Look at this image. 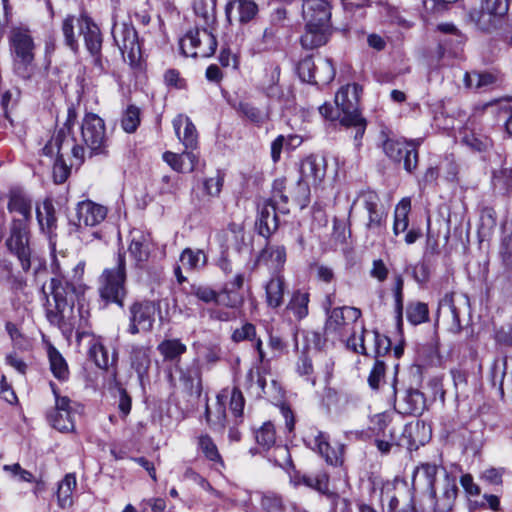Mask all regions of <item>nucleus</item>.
<instances>
[{
  "label": "nucleus",
  "instance_id": "obj_25",
  "mask_svg": "<svg viewBox=\"0 0 512 512\" xmlns=\"http://www.w3.org/2000/svg\"><path fill=\"white\" fill-rule=\"evenodd\" d=\"M77 27L83 35L86 49L90 54L101 52L102 36L99 27L88 16H81L77 21Z\"/></svg>",
  "mask_w": 512,
  "mask_h": 512
},
{
  "label": "nucleus",
  "instance_id": "obj_39",
  "mask_svg": "<svg viewBox=\"0 0 512 512\" xmlns=\"http://www.w3.org/2000/svg\"><path fill=\"white\" fill-rule=\"evenodd\" d=\"M496 81V75L490 72H467L464 76L465 85L472 89H486L494 85Z\"/></svg>",
  "mask_w": 512,
  "mask_h": 512
},
{
  "label": "nucleus",
  "instance_id": "obj_2",
  "mask_svg": "<svg viewBox=\"0 0 512 512\" xmlns=\"http://www.w3.org/2000/svg\"><path fill=\"white\" fill-rule=\"evenodd\" d=\"M10 50L14 72L23 79H29L35 72V43L26 27H13L9 34Z\"/></svg>",
  "mask_w": 512,
  "mask_h": 512
},
{
  "label": "nucleus",
  "instance_id": "obj_19",
  "mask_svg": "<svg viewBox=\"0 0 512 512\" xmlns=\"http://www.w3.org/2000/svg\"><path fill=\"white\" fill-rule=\"evenodd\" d=\"M306 441L328 464L337 466L343 463L344 446L339 443L335 447L331 446L324 433L320 431L311 433L307 436Z\"/></svg>",
  "mask_w": 512,
  "mask_h": 512
},
{
  "label": "nucleus",
  "instance_id": "obj_50",
  "mask_svg": "<svg viewBox=\"0 0 512 512\" xmlns=\"http://www.w3.org/2000/svg\"><path fill=\"white\" fill-rule=\"evenodd\" d=\"M132 367L135 369L139 379L142 381L144 376L147 375L150 358L146 350L135 349L131 357Z\"/></svg>",
  "mask_w": 512,
  "mask_h": 512
},
{
  "label": "nucleus",
  "instance_id": "obj_13",
  "mask_svg": "<svg viewBox=\"0 0 512 512\" xmlns=\"http://www.w3.org/2000/svg\"><path fill=\"white\" fill-rule=\"evenodd\" d=\"M159 310L160 305L155 301L143 300L133 303L129 308L128 332L135 335L141 331H151L155 322V314Z\"/></svg>",
  "mask_w": 512,
  "mask_h": 512
},
{
  "label": "nucleus",
  "instance_id": "obj_56",
  "mask_svg": "<svg viewBox=\"0 0 512 512\" xmlns=\"http://www.w3.org/2000/svg\"><path fill=\"white\" fill-rule=\"evenodd\" d=\"M140 123V111L135 106H129L121 120L122 128L127 133L134 132Z\"/></svg>",
  "mask_w": 512,
  "mask_h": 512
},
{
  "label": "nucleus",
  "instance_id": "obj_58",
  "mask_svg": "<svg viewBox=\"0 0 512 512\" xmlns=\"http://www.w3.org/2000/svg\"><path fill=\"white\" fill-rule=\"evenodd\" d=\"M164 161L175 171L181 173L192 172V165L186 164L182 154L173 152H165L163 154Z\"/></svg>",
  "mask_w": 512,
  "mask_h": 512
},
{
  "label": "nucleus",
  "instance_id": "obj_5",
  "mask_svg": "<svg viewBox=\"0 0 512 512\" xmlns=\"http://www.w3.org/2000/svg\"><path fill=\"white\" fill-rule=\"evenodd\" d=\"M81 140L89 157L107 153L108 137L104 120L94 113H86L81 123Z\"/></svg>",
  "mask_w": 512,
  "mask_h": 512
},
{
  "label": "nucleus",
  "instance_id": "obj_44",
  "mask_svg": "<svg viewBox=\"0 0 512 512\" xmlns=\"http://www.w3.org/2000/svg\"><path fill=\"white\" fill-rule=\"evenodd\" d=\"M78 20L79 18H76L73 15H67L62 21L61 26L66 46H68L75 53L78 52L79 49L78 40L74 31Z\"/></svg>",
  "mask_w": 512,
  "mask_h": 512
},
{
  "label": "nucleus",
  "instance_id": "obj_47",
  "mask_svg": "<svg viewBox=\"0 0 512 512\" xmlns=\"http://www.w3.org/2000/svg\"><path fill=\"white\" fill-rule=\"evenodd\" d=\"M89 358L94 361V363L102 369H106L109 366V353L108 350L104 347V345L98 340L93 339L91 341L89 351Z\"/></svg>",
  "mask_w": 512,
  "mask_h": 512
},
{
  "label": "nucleus",
  "instance_id": "obj_62",
  "mask_svg": "<svg viewBox=\"0 0 512 512\" xmlns=\"http://www.w3.org/2000/svg\"><path fill=\"white\" fill-rule=\"evenodd\" d=\"M405 270L411 273V276L418 284H425L430 278L429 266L425 262L409 265Z\"/></svg>",
  "mask_w": 512,
  "mask_h": 512
},
{
  "label": "nucleus",
  "instance_id": "obj_43",
  "mask_svg": "<svg viewBox=\"0 0 512 512\" xmlns=\"http://www.w3.org/2000/svg\"><path fill=\"white\" fill-rule=\"evenodd\" d=\"M259 234L265 238H268L271 233L276 229V214L274 207H265L260 213V217L257 221Z\"/></svg>",
  "mask_w": 512,
  "mask_h": 512
},
{
  "label": "nucleus",
  "instance_id": "obj_1",
  "mask_svg": "<svg viewBox=\"0 0 512 512\" xmlns=\"http://www.w3.org/2000/svg\"><path fill=\"white\" fill-rule=\"evenodd\" d=\"M331 5L327 0H304L302 16L305 31L301 44L305 49H315L325 45L331 34Z\"/></svg>",
  "mask_w": 512,
  "mask_h": 512
},
{
  "label": "nucleus",
  "instance_id": "obj_34",
  "mask_svg": "<svg viewBox=\"0 0 512 512\" xmlns=\"http://www.w3.org/2000/svg\"><path fill=\"white\" fill-rule=\"evenodd\" d=\"M31 209V201L24 194L20 191H11L8 202L9 212L19 213L23 217L21 220L26 224L31 217Z\"/></svg>",
  "mask_w": 512,
  "mask_h": 512
},
{
  "label": "nucleus",
  "instance_id": "obj_30",
  "mask_svg": "<svg viewBox=\"0 0 512 512\" xmlns=\"http://www.w3.org/2000/svg\"><path fill=\"white\" fill-rule=\"evenodd\" d=\"M458 488L453 480L446 474L444 479L443 491L439 497L435 494L434 510L435 512H448L452 509L457 497Z\"/></svg>",
  "mask_w": 512,
  "mask_h": 512
},
{
  "label": "nucleus",
  "instance_id": "obj_31",
  "mask_svg": "<svg viewBox=\"0 0 512 512\" xmlns=\"http://www.w3.org/2000/svg\"><path fill=\"white\" fill-rule=\"evenodd\" d=\"M440 466L436 464L424 463L418 466L413 474V485L417 482H424L429 491L431 499L435 498V481Z\"/></svg>",
  "mask_w": 512,
  "mask_h": 512
},
{
  "label": "nucleus",
  "instance_id": "obj_57",
  "mask_svg": "<svg viewBox=\"0 0 512 512\" xmlns=\"http://www.w3.org/2000/svg\"><path fill=\"white\" fill-rule=\"evenodd\" d=\"M217 303L230 308H236L243 303V297L237 291L225 287L217 295Z\"/></svg>",
  "mask_w": 512,
  "mask_h": 512
},
{
  "label": "nucleus",
  "instance_id": "obj_6",
  "mask_svg": "<svg viewBox=\"0 0 512 512\" xmlns=\"http://www.w3.org/2000/svg\"><path fill=\"white\" fill-rule=\"evenodd\" d=\"M84 273V264L78 263L72 268V276L69 279L52 277L47 289L53 296V300L58 307L73 305L74 297L83 292L82 277Z\"/></svg>",
  "mask_w": 512,
  "mask_h": 512
},
{
  "label": "nucleus",
  "instance_id": "obj_27",
  "mask_svg": "<svg viewBox=\"0 0 512 512\" xmlns=\"http://www.w3.org/2000/svg\"><path fill=\"white\" fill-rule=\"evenodd\" d=\"M173 127L176 136L187 150L197 147L198 133L189 117L182 114L177 115L173 120Z\"/></svg>",
  "mask_w": 512,
  "mask_h": 512
},
{
  "label": "nucleus",
  "instance_id": "obj_24",
  "mask_svg": "<svg viewBox=\"0 0 512 512\" xmlns=\"http://www.w3.org/2000/svg\"><path fill=\"white\" fill-rule=\"evenodd\" d=\"M152 248V240L149 234L139 230L130 233V244L128 251L130 256L141 265L148 261Z\"/></svg>",
  "mask_w": 512,
  "mask_h": 512
},
{
  "label": "nucleus",
  "instance_id": "obj_21",
  "mask_svg": "<svg viewBox=\"0 0 512 512\" xmlns=\"http://www.w3.org/2000/svg\"><path fill=\"white\" fill-rule=\"evenodd\" d=\"M66 148L71 150L75 164L81 165L84 162L86 158L85 149L82 145L77 144L74 138L66 136L64 129H61L56 137L48 142L42 150L45 155L52 156L54 154V150L56 149L57 155L62 156L61 153Z\"/></svg>",
  "mask_w": 512,
  "mask_h": 512
},
{
  "label": "nucleus",
  "instance_id": "obj_33",
  "mask_svg": "<svg viewBox=\"0 0 512 512\" xmlns=\"http://www.w3.org/2000/svg\"><path fill=\"white\" fill-rule=\"evenodd\" d=\"M180 381L190 395L200 397L202 393V382L199 368L190 367L186 370H181Z\"/></svg>",
  "mask_w": 512,
  "mask_h": 512
},
{
  "label": "nucleus",
  "instance_id": "obj_59",
  "mask_svg": "<svg viewBox=\"0 0 512 512\" xmlns=\"http://www.w3.org/2000/svg\"><path fill=\"white\" fill-rule=\"evenodd\" d=\"M315 69H317V63H315L311 57H306L301 60L297 68L299 77L304 82L313 84L315 80Z\"/></svg>",
  "mask_w": 512,
  "mask_h": 512
},
{
  "label": "nucleus",
  "instance_id": "obj_36",
  "mask_svg": "<svg viewBox=\"0 0 512 512\" xmlns=\"http://www.w3.org/2000/svg\"><path fill=\"white\" fill-rule=\"evenodd\" d=\"M76 477L74 474H67L58 485L57 500L61 508H69L73 504L72 494L76 488Z\"/></svg>",
  "mask_w": 512,
  "mask_h": 512
},
{
  "label": "nucleus",
  "instance_id": "obj_53",
  "mask_svg": "<svg viewBox=\"0 0 512 512\" xmlns=\"http://www.w3.org/2000/svg\"><path fill=\"white\" fill-rule=\"evenodd\" d=\"M198 444L199 448L208 460L219 463L223 466L222 457L218 452L216 444L209 435L200 436Z\"/></svg>",
  "mask_w": 512,
  "mask_h": 512
},
{
  "label": "nucleus",
  "instance_id": "obj_41",
  "mask_svg": "<svg viewBox=\"0 0 512 512\" xmlns=\"http://www.w3.org/2000/svg\"><path fill=\"white\" fill-rule=\"evenodd\" d=\"M186 345L179 339H168L158 345V351L166 360H176L186 352Z\"/></svg>",
  "mask_w": 512,
  "mask_h": 512
},
{
  "label": "nucleus",
  "instance_id": "obj_23",
  "mask_svg": "<svg viewBox=\"0 0 512 512\" xmlns=\"http://www.w3.org/2000/svg\"><path fill=\"white\" fill-rule=\"evenodd\" d=\"M327 163L324 157L308 156L300 165V174L311 185H319L326 175Z\"/></svg>",
  "mask_w": 512,
  "mask_h": 512
},
{
  "label": "nucleus",
  "instance_id": "obj_8",
  "mask_svg": "<svg viewBox=\"0 0 512 512\" xmlns=\"http://www.w3.org/2000/svg\"><path fill=\"white\" fill-rule=\"evenodd\" d=\"M361 317V310L355 307H338L331 310L325 324L327 335H336L344 340L353 334L356 329L362 326L357 321Z\"/></svg>",
  "mask_w": 512,
  "mask_h": 512
},
{
  "label": "nucleus",
  "instance_id": "obj_15",
  "mask_svg": "<svg viewBox=\"0 0 512 512\" xmlns=\"http://www.w3.org/2000/svg\"><path fill=\"white\" fill-rule=\"evenodd\" d=\"M418 145L419 141L388 139L384 142L383 149L389 158L395 162H403L404 169L412 172L418 164Z\"/></svg>",
  "mask_w": 512,
  "mask_h": 512
},
{
  "label": "nucleus",
  "instance_id": "obj_40",
  "mask_svg": "<svg viewBox=\"0 0 512 512\" xmlns=\"http://www.w3.org/2000/svg\"><path fill=\"white\" fill-rule=\"evenodd\" d=\"M411 210V200L403 198L396 206L393 231L395 235L406 231L408 228V214Z\"/></svg>",
  "mask_w": 512,
  "mask_h": 512
},
{
  "label": "nucleus",
  "instance_id": "obj_11",
  "mask_svg": "<svg viewBox=\"0 0 512 512\" xmlns=\"http://www.w3.org/2000/svg\"><path fill=\"white\" fill-rule=\"evenodd\" d=\"M112 36L125 61L131 66L141 59V49L135 28L127 22H116L112 28Z\"/></svg>",
  "mask_w": 512,
  "mask_h": 512
},
{
  "label": "nucleus",
  "instance_id": "obj_52",
  "mask_svg": "<svg viewBox=\"0 0 512 512\" xmlns=\"http://www.w3.org/2000/svg\"><path fill=\"white\" fill-rule=\"evenodd\" d=\"M375 445L381 453L387 454L390 452L393 445H404V441L402 436H398L396 433V427H390L386 438L376 437Z\"/></svg>",
  "mask_w": 512,
  "mask_h": 512
},
{
  "label": "nucleus",
  "instance_id": "obj_18",
  "mask_svg": "<svg viewBox=\"0 0 512 512\" xmlns=\"http://www.w3.org/2000/svg\"><path fill=\"white\" fill-rule=\"evenodd\" d=\"M254 347L258 352V360L261 364V367H259L257 371L251 369L247 377L251 382H253L254 378L256 377L255 386L257 389L256 394L258 396L266 395L276 397L277 394L280 392V388L277 382L274 379H271V385L267 387V381L265 377V374L267 373V367L265 364L266 355L262 348V341L260 339H256Z\"/></svg>",
  "mask_w": 512,
  "mask_h": 512
},
{
  "label": "nucleus",
  "instance_id": "obj_16",
  "mask_svg": "<svg viewBox=\"0 0 512 512\" xmlns=\"http://www.w3.org/2000/svg\"><path fill=\"white\" fill-rule=\"evenodd\" d=\"M362 88L358 84H348L342 87L335 96V103L343 112L341 123H355L359 120L358 104Z\"/></svg>",
  "mask_w": 512,
  "mask_h": 512
},
{
  "label": "nucleus",
  "instance_id": "obj_32",
  "mask_svg": "<svg viewBox=\"0 0 512 512\" xmlns=\"http://www.w3.org/2000/svg\"><path fill=\"white\" fill-rule=\"evenodd\" d=\"M266 302L269 307L277 308L283 303V296L285 291L284 277L277 273L271 277L265 286Z\"/></svg>",
  "mask_w": 512,
  "mask_h": 512
},
{
  "label": "nucleus",
  "instance_id": "obj_42",
  "mask_svg": "<svg viewBox=\"0 0 512 512\" xmlns=\"http://www.w3.org/2000/svg\"><path fill=\"white\" fill-rule=\"evenodd\" d=\"M406 316L412 325H419L429 320L428 305L423 302H410L406 308Z\"/></svg>",
  "mask_w": 512,
  "mask_h": 512
},
{
  "label": "nucleus",
  "instance_id": "obj_3",
  "mask_svg": "<svg viewBox=\"0 0 512 512\" xmlns=\"http://www.w3.org/2000/svg\"><path fill=\"white\" fill-rule=\"evenodd\" d=\"M125 282V255L120 253L117 257L116 266L105 269L99 278L100 297L106 302L116 303L123 307L127 294Z\"/></svg>",
  "mask_w": 512,
  "mask_h": 512
},
{
  "label": "nucleus",
  "instance_id": "obj_49",
  "mask_svg": "<svg viewBox=\"0 0 512 512\" xmlns=\"http://www.w3.org/2000/svg\"><path fill=\"white\" fill-rule=\"evenodd\" d=\"M49 362L51 371L56 378L59 380L67 379L69 374L67 363L55 348L49 350Z\"/></svg>",
  "mask_w": 512,
  "mask_h": 512
},
{
  "label": "nucleus",
  "instance_id": "obj_20",
  "mask_svg": "<svg viewBox=\"0 0 512 512\" xmlns=\"http://www.w3.org/2000/svg\"><path fill=\"white\" fill-rule=\"evenodd\" d=\"M107 208L91 200H84L76 206V225L79 229L96 227L101 224L107 216Z\"/></svg>",
  "mask_w": 512,
  "mask_h": 512
},
{
  "label": "nucleus",
  "instance_id": "obj_55",
  "mask_svg": "<svg viewBox=\"0 0 512 512\" xmlns=\"http://www.w3.org/2000/svg\"><path fill=\"white\" fill-rule=\"evenodd\" d=\"M238 112L252 123L258 125L263 123L267 118L266 113L247 102L239 103Z\"/></svg>",
  "mask_w": 512,
  "mask_h": 512
},
{
  "label": "nucleus",
  "instance_id": "obj_37",
  "mask_svg": "<svg viewBox=\"0 0 512 512\" xmlns=\"http://www.w3.org/2000/svg\"><path fill=\"white\" fill-rule=\"evenodd\" d=\"M309 296L308 292L302 290H297L292 294L287 310L292 312L297 320H301L308 315Z\"/></svg>",
  "mask_w": 512,
  "mask_h": 512
},
{
  "label": "nucleus",
  "instance_id": "obj_22",
  "mask_svg": "<svg viewBox=\"0 0 512 512\" xmlns=\"http://www.w3.org/2000/svg\"><path fill=\"white\" fill-rule=\"evenodd\" d=\"M390 427H396V433L402 431L403 435L408 433L409 436H411L413 430H418L420 428V424L402 425L399 421H394L387 413L376 414L370 420L369 429L376 437L386 438Z\"/></svg>",
  "mask_w": 512,
  "mask_h": 512
},
{
  "label": "nucleus",
  "instance_id": "obj_51",
  "mask_svg": "<svg viewBox=\"0 0 512 512\" xmlns=\"http://www.w3.org/2000/svg\"><path fill=\"white\" fill-rule=\"evenodd\" d=\"M37 219L42 230L49 232L56 227V216L53 205L50 202H44L42 209H37Z\"/></svg>",
  "mask_w": 512,
  "mask_h": 512
},
{
  "label": "nucleus",
  "instance_id": "obj_10",
  "mask_svg": "<svg viewBox=\"0 0 512 512\" xmlns=\"http://www.w3.org/2000/svg\"><path fill=\"white\" fill-rule=\"evenodd\" d=\"M360 334L346 339L347 347L354 352L373 356L376 360L390 351V339L376 331L367 332L363 326L359 327Z\"/></svg>",
  "mask_w": 512,
  "mask_h": 512
},
{
  "label": "nucleus",
  "instance_id": "obj_29",
  "mask_svg": "<svg viewBox=\"0 0 512 512\" xmlns=\"http://www.w3.org/2000/svg\"><path fill=\"white\" fill-rule=\"evenodd\" d=\"M400 412L409 415H421L426 409L424 394L417 389H407L398 402Z\"/></svg>",
  "mask_w": 512,
  "mask_h": 512
},
{
  "label": "nucleus",
  "instance_id": "obj_35",
  "mask_svg": "<svg viewBox=\"0 0 512 512\" xmlns=\"http://www.w3.org/2000/svg\"><path fill=\"white\" fill-rule=\"evenodd\" d=\"M228 399V389L222 390L220 394L217 396V407L214 413V417L208 406H206L205 417L207 423L212 427H219L220 429H224L226 425V412L224 408V403Z\"/></svg>",
  "mask_w": 512,
  "mask_h": 512
},
{
  "label": "nucleus",
  "instance_id": "obj_54",
  "mask_svg": "<svg viewBox=\"0 0 512 512\" xmlns=\"http://www.w3.org/2000/svg\"><path fill=\"white\" fill-rule=\"evenodd\" d=\"M403 288H404V280L400 274L395 275L394 277V286H393V295L395 302V313L397 321L400 323L403 319V309H404V296H403Z\"/></svg>",
  "mask_w": 512,
  "mask_h": 512
},
{
  "label": "nucleus",
  "instance_id": "obj_45",
  "mask_svg": "<svg viewBox=\"0 0 512 512\" xmlns=\"http://www.w3.org/2000/svg\"><path fill=\"white\" fill-rule=\"evenodd\" d=\"M206 255L202 250L186 248L180 255V262L187 269H198L205 265Z\"/></svg>",
  "mask_w": 512,
  "mask_h": 512
},
{
  "label": "nucleus",
  "instance_id": "obj_4",
  "mask_svg": "<svg viewBox=\"0 0 512 512\" xmlns=\"http://www.w3.org/2000/svg\"><path fill=\"white\" fill-rule=\"evenodd\" d=\"M509 8V0H481L480 8L472 9L469 18L480 30L490 32L503 24Z\"/></svg>",
  "mask_w": 512,
  "mask_h": 512
},
{
  "label": "nucleus",
  "instance_id": "obj_28",
  "mask_svg": "<svg viewBox=\"0 0 512 512\" xmlns=\"http://www.w3.org/2000/svg\"><path fill=\"white\" fill-rule=\"evenodd\" d=\"M234 18L240 23L250 22L258 13V6L253 0H230L226 5V14L229 20Z\"/></svg>",
  "mask_w": 512,
  "mask_h": 512
},
{
  "label": "nucleus",
  "instance_id": "obj_46",
  "mask_svg": "<svg viewBox=\"0 0 512 512\" xmlns=\"http://www.w3.org/2000/svg\"><path fill=\"white\" fill-rule=\"evenodd\" d=\"M335 77V68L329 59H319L317 62V69H315L316 85H327Z\"/></svg>",
  "mask_w": 512,
  "mask_h": 512
},
{
  "label": "nucleus",
  "instance_id": "obj_26",
  "mask_svg": "<svg viewBox=\"0 0 512 512\" xmlns=\"http://www.w3.org/2000/svg\"><path fill=\"white\" fill-rule=\"evenodd\" d=\"M286 262V249L283 245L267 244L259 253L256 264H263L273 270L275 274L280 273Z\"/></svg>",
  "mask_w": 512,
  "mask_h": 512
},
{
  "label": "nucleus",
  "instance_id": "obj_38",
  "mask_svg": "<svg viewBox=\"0 0 512 512\" xmlns=\"http://www.w3.org/2000/svg\"><path fill=\"white\" fill-rule=\"evenodd\" d=\"M299 483H302L321 494H328L329 492V476L323 470L302 475L299 478Z\"/></svg>",
  "mask_w": 512,
  "mask_h": 512
},
{
  "label": "nucleus",
  "instance_id": "obj_61",
  "mask_svg": "<svg viewBox=\"0 0 512 512\" xmlns=\"http://www.w3.org/2000/svg\"><path fill=\"white\" fill-rule=\"evenodd\" d=\"M229 407L232 414L235 417H240L243 413L245 399L237 387H234L231 391L228 390Z\"/></svg>",
  "mask_w": 512,
  "mask_h": 512
},
{
  "label": "nucleus",
  "instance_id": "obj_17",
  "mask_svg": "<svg viewBox=\"0 0 512 512\" xmlns=\"http://www.w3.org/2000/svg\"><path fill=\"white\" fill-rule=\"evenodd\" d=\"M469 306V299L464 294L448 293L439 302L438 311L451 318L449 330L459 333L462 329L460 315Z\"/></svg>",
  "mask_w": 512,
  "mask_h": 512
},
{
  "label": "nucleus",
  "instance_id": "obj_7",
  "mask_svg": "<svg viewBox=\"0 0 512 512\" xmlns=\"http://www.w3.org/2000/svg\"><path fill=\"white\" fill-rule=\"evenodd\" d=\"M357 202L360 203L364 211L363 225L367 236L380 235L385 227L387 213L378 194L374 191H364L354 204Z\"/></svg>",
  "mask_w": 512,
  "mask_h": 512
},
{
  "label": "nucleus",
  "instance_id": "obj_48",
  "mask_svg": "<svg viewBox=\"0 0 512 512\" xmlns=\"http://www.w3.org/2000/svg\"><path fill=\"white\" fill-rule=\"evenodd\" d=\"M255 439L257 443L267 450L273 447L276 443V431L271 422H265L255 431Z\"/></svg>",
  "mask_w": 512,
  "mask_h": 512
},
{
  "label": "nucleus",
  "instance_id": "obj_12",
  "mask_svg": "<svg viewBox=\"0 0 512 512\" xmlns=\"http://www.w3.org/2000/svg\"><path fill=\"white\" fill-rule=\"evenodd\" d=\"M6 247L15 255L22 269L27 272L31 267V250L29 247V236L27 225L22 220L12 221L10 235L6 240Z\"/></svg>",
  "mask_w": 512,
  "mask_h": 512
},
{
  "label": "nucleus",
  "instance_id": "obj_64",
  "mask_svg": "<svg viewBox=\"0 0 512 512\" xmlns=\"http://www.w3.org/2000/svg\"><path fill=\"white\" fill-rule=\"evenodd\" d=\"M42 291L46 297V317H47V320L50 322V324L52 325H56V326H59L61 323H62V320H63V311L65 309V307H58L57 306V303H55L54 305V308L51 307V304H50V301L47 297V291H46V287L43 286L42 287Z\"/></svg>",
  "mask_w": 512,
  "mask_h": 512
},
{
  "label": "nucleus",
  "instance_id": "obj_9",
  "mask_svg": "<svg viewBox=\"0 0 512 512\" xmlns=\"http://www.w3.org/2000/svg\"><path fill=\"white\" fill-rule=\"evenodd\" d=\"M216 47V37L208 27L191 29L180 40L182 53L189 57H210Z\"/></svg>",
  "mask_w": 512,
  "mask_h": 512
},
{
  "label": "nucleus",
  "instance_id": "obj_14",
  "mask_svg": "<svg viewBox=\"0 0 512 512\" xmlns=\"http://www.w3.org/2000/svg\"><path fill=\"white\" fill-rule=\"evenodd\" d=\"M50 386L55 397V406L47 413L48 422L60 432L74 431L75 425L70 399L61 396L53 383H50Z\"/></svg>",
  "mask_w": 512,
  "mask_h": 512
},
{
  "label": "nucleus",
  "instance_id": "obj_60",
  "mask_svg": "<svg viewBox=\"0 0 512 512\" xmlns=\"http://www.w3.org/2000/svg\"><path fill=\"white\" fill-rule=\"evenodd\" d=\"M261 507L266 512H286L282 498L274 493H266L262 496Z\"/></svg>",
  "mask_w": 512,
  "mask_h": 512
},
{
  "label": "nucleus",
  "instance_id": "obj_63",
  "mask_svg": "<svg viewBox=\"0 0 512 512\" xmlns=\"http://www.w3.org/2000/svg\"><path fill=\"white\" fill-rule=\"evenodd\" d=\"M232 340L236 343L248 340L256 341V328L252 323H244L240 328H236L231 336Z\"/></svg>",
  "mask_w": 512,
  "mask_h": 512
}]
</instances>
